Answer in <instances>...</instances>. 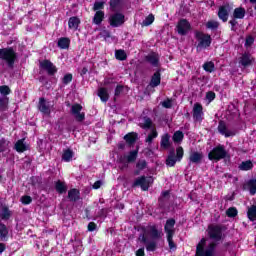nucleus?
Returning a JSON list of instances; mask_svg holds the SVG:
<instances>
[{"instance_id": "f257e3e1", "label": "nucleus", "mask_w": 256, "mask_h": 256, "mask_svg": "<svg viewBox=\"0 0 256 256\" xmlns=\"http://www.w3.org/2000/svg\"><path fill=\"white\" fill-rule=\"evenodd\" d=\"M143 233L139 234L138 241L142 243V245H145L146 251L148 252H154L157 251V241L159 239H162L163 232L159 229H157V226L153 225L150 226L148 235L151 237V241L147 239V229L145 227L142 228Z\"/></svg>"}, {"instance_id": "f03ea898", "label": "nucleus", "mask_w": 256, "mask_h": 256, "mask_svg": "<svg viewBox=\"0 0 256 256\" xmlns=\"http://www.w3.org/2000/svg\"><path fill=\"white\" fill-rule=\"evenodd\" d=\"M207 245V239L202 238L199 243L196 245V254L195 256H215V249H217V242H210Z\"/></svg>"}, {"instance_id": "7ed1b4c3", "label": "nucleus", "mask_w": 256, "mask_h": 256, "mask_svg": "<svg viewBox=\"0 0 256 256\" xmlns=\"http://www.w3.org/2000/svg\"><path fill=\"white\" fill-rule=\"evenodd\" d=\"M0 59L1 61H5L8 69H13L15 67V62L18 59L17 52L13 47L1 48Z\"/></svg>"}, {"instance_id": "20e7f679", "label": "nucleus", "mask_w": 256, "mask_h": 256, "mask_svg": "<svg viewBox=\"0 0 256 256\" xmlns=\"http://www.w3.org/2000/svg\"><path fill=\"white\" fill-rule=\"evenodd\" d=\"M195 39L198 41L197 49H207L211 47V43H213V38L209 34H206L201 31L195 32Z\"/></svg>"}, {"instance_id": "39448f33", "label": "nucleus", "mask_w": 256, "mask_h": 256, "mask_svg": "<svg viewBox=\"0 0 256 256\" xmlns=\"http://www.w3.org/2000/svg\"><path fill=\"white\" fill-rule=\"evenodd\" d=\"M127 21L125 14L121 12H114L108 17V23L112 29L123 27Z\"/></svg>"}, {"instance_id": "423d86ee", "label": "nucleus", "mask_w": 256, "mask_h": 256, "mask_svg": "<svg viewBox=\"0 0 256 256\" xmlns=\"http://www.w3.org/2000/svg\"><path fill=\"white\" fill-rule=\"evenodd\" d=\"M227 157V150H225V146L222 144H218L208 153L209 161H221V159H225Z\"/></svg>"}, {"instance_id": "0eeeda50", "label": "nucleus", "mask_w": 256, "mask_h": 256, "mask_svg": "<svg viewBox=\"0 0 256 256\" xmlns=\"http://www.w3.org/2000/svg\"><path fill=\"white\" fill-rule=\"evenodd\" d=\"M39 69L40 71H46L49 77H54L58 71L57 66H55V64H53L49 59L40 60Z\"/></svg>"}, {"instance_id": "6e6552de", "label": "nucleus", "mask_w": 256, "mask_h": 256, "mask_svg": "<svg viewBox=\"0 0 256 256\" xmlns=\"http://www.w3.org/2000/svg\"><path fill=\"white\" fill-rule=\"evenodd\" d=\"M191 29V23L185 18L180 19L176 25V31L178 35H181L182 37L188 35Z\"/></svg>"}, {"instance_id": "1a4fd4ad", "label": "nucleus", "mask_w": 256, "mask_h": 256, "mask_svg": "<svg viewBox=\"0 0 256 256\" xmlns=\"http://www.w3.org/2000/svg\"><path fill=\"white\" fill-rule=\"evenodd\" d=\"M208 236L213 241H221L223 239V228L220 225H209Z\"/></svg>"}, {"instance_id": "9d476101", "label": "nucleus", "mask_w": 256, "mask_h": 256, "mask_svg": "<svg viewBox=\"0 0 256 256\" xmlns=\"http://www.w3.org/2000/svg\"><path fill=\"white\" fill-rule=\"evenodd\" d=\"M203 105L199 102H196L192 109V117L195 123H201L203 121Z\"/></svg>"}, {"instance_id": "9b49d317", "label": "nucleus", "mask_w": 256, "mask_h": 256, "mask_svg": "<svg viewBox=\"0 0 256 256\" xmlns=\"http://www.w3.org/2000/svg\"><path fill=\"white\" fill-rule=\"evenodd\" d=\"M83 110V106H81V104H73L71 107V113L72 115H74L75 120L78 123H83V121H85V113H81V111Z\"/></svg>"}, {"instance_id": "f8f14e48", "label": "nucleus", "mask_w": 256, "mask_h": 256, "mask_svg": "<svg viewBox=\"0 0 256 256\" xmlns=\"http://www.w3.org/2000/svg\"><path fill=\"white\" fill-rule=\"evenodd\" d=\"M218 133H220V135L225 136L226 138L229 137H235V131L233 130H229V128L227 127V122L220 120L218 122Z\"/></svg>"}, {"instance_id": "ddd939ff", "label": "nucleus", "mask_w": 256, "mask_h": 256, "mask_svg": "<svg viewBox=\"0 0 256 256\" xmlns=\"http://www.w3.org/2000/svg\"><path fill=\"white\" fill-rule=\"evenodd\" d=\"M135 187H140L143 191H149V180L145 175L140 176L132 183V188L135 189Z\"/></svg>"}, {"instance_id": "4468645a", "label": "nucleus", "mask_w": 256, "mask_h": 256, "mask_svg": "<svg viewBox=\"0 0 256 256\" xmlns=\"http://www.w3.org/2000/svg\"><path fill=\"white\" fill-rule=\"evenodd\" d=\"M38 110L40 113H43V115H51V107L44 97L39 98Z\"/></svg>"}, {"instance_id": "2eb2a0df", "label": "nucleus", "mask_w": 256, "mask_h": 256, "mask_svg": "<svg viewBox=\"0 0 256 256\" xmlns=\"http://www.w3.org/2000/svg\"><path fill=\"white\" fill-rule=\"evenodd\" d=\"M175 223V218H169L166 220L164 225V232L166 233V236L175 235Z\"/></svg>"}, {"instance_id": "dca6fc26", "label": "nucleus", "mask_w": 256, "mask_h": 256, "mask_svg": "<svg viewBox=\"0 0 256 256\" xmlns=\"http://www.w3.org/2000/svg\"><path fill=\"white\" fill-rule=\"evenodd\" d=\"M253 61H255L252 57L251 54L248 52H245L242 54V56L239 58V65L242 67H251L253 65Z\"/></svg>"}, {"instance_id": "f3484780", "label": "nucleus", "mask_w": 256, "mask_h": 256, "mask_svg": "<svg viewBox=\"0 0 256 256\" xmlns=\"http://www.w3.org/2000/svg\"><path fill=\"white\" fill-rule=\"evenodd\" d=\"M144 59L147 63H150L152 67H159V54L151 52L150 54L146 55Z\"/></svg>"}, {"instance_id": "a211bd4d", "label": "nucleus", "mask_w": 256, "mask_h": 256, "mask_svg": "<svg viewBox=\"0 0 256 256\" xmlns=\"http://www.w3.org/2000/svg\"><path fill=\"white\" fill-rule=\"evenodd\" d=\"M81 199V192L77 188H72L68 191V200L71 203H77Z\"/></svg>"}, {"instance_id": "6ab92c4d", "label": "nucleus", "mask_w": 256, "mask_h": 256, "mask_svg": "<svg viewBox=\"0 0 256 256\" xmlns=\"http://www.w3.org/2000/svg\"><path fill=\"white\" fill-rule=\"evenodd\" d=\"M161 85V70L158 69L151 77L150 87H159Z\"/></svg>"}, {"instance_id": "aec40b11", "label": "nucleus", "mask_w": 256, "mask_h": 256, "mask_svg": "<svg viewBox=\"0 0 256 256\" xmlns=\"http://www.w3.org/2000/svg\"><path fill=\"white\" fill-rule=\"evenodd\" d=\"M0 241H9V228L3 222H0Z\"/></svg>"}, {"instance_id": "412c9836", "label": "nucleus", "mask_w": 256, "mask_h": 256, "mask_svg": "<svg viewBox=\"0 0 256 256\" xmlns=\"http://www.w3.org/2000/svg\"><path fill=\"white\" fill-rule=\"evenodd\" d=\"M243 189H248L250 195H256V178L249 179L244 185Z\"/></svg>"}, {"instance_id": "4be33fe9", "label": "nucleus", "mask_w": 256, "mask_h": 256, "mask_svg": "<svg viewBox=\"0 0 256 256\" xmlns=\"http://www.w3.org/2000/svg\"><path fill=\"white\" fill-rule=\"evenodd\" d=\"M218 18L223 23H227L229 21V10H227V6H220L218 10Z\"/></svg>"}, {"instance_id": "5701e85b", "label": "nucleus", "mask_w": 256, "mask_h": 256, "mask_svg": "<svg viewBox=\"0 0 256 256\" xmlns=\"http://www.w3.org/2000/svg\"><path fill=\"white\" fill-rule=\"evenodd\" d=\"M105 19V11L103 10H98L94 14V17L92 19V23L94 25H101Z\"/></svg>"}, {"instance_id": "b1692460", "label": "nucleus", "mask_w": 256, "mask_h": 256, "mask_svg": "<svg viewBox=\"0 0 256 256\" xmlns=\"http://www.w3.org/2000/svg\"><path fill=\"white\" fill-rule=\"evenodd\" d=\"M79 25H81V19L77 16H72L68 20V28L77 31L79 29Z\"/></svg>"}, {"instance_id": "393cba45", "label": "nucleus", "mask_w": 256, "mask_h": 256, "mask_svg": "<svg viewBox=\"0 0 256 256\" xmlns=\"http://www.w3.org/2000/svg\"><path fill=\"white\" fill-rule=\"evenodd\" d=\"M160 147L161 149L167 150L169 147H171V135L169 133H166L162 135L161 141H160Z\"/></svg>"}, {"instance_id": "a878e982", "label": "nucleus", "mask_w": 256, "mask_h": 256, "mask_svg": "<svg viewBox=\"0 0 256 256\" xmlns=\"http://www.w3.org/2000/svg\"><path fill=\"white\" fill-rule=\"evenodd\" d=\"M55 191H57L59 195H65V193H67V184L61 180H57L55 182Z\"/></svg>"}, {"instance_id": "bb28decb", "label": "nucleus", "mask_w": 256, "mask_h": 256, "mask_svg": "<svg viewBox=\"0 0 256 256\" xmlns=\"http://www.w3.org/2000/svg\"><path fill=\"white\" fill-rule=\"evenodd\" d=\"M14 149H15V151H17V153H25V151H27V145L25 144V138L18 140L14 145Z\"/></svg>"}, {"instance_id": "cd10ccee", "label": "nucleus", "mask_w": 256, "mask_h": 256, "mask_svg": "<svg viewBox=\"0 0 256 256\" xmlns=\"http://www.w3.org/2000/svg\"><path fill=\"white\" fill-rule=\"evenodd\" d=\"M147 169V160L140 159L136 163V170L134 171V175H140L141 171Z\"/></svg>"}, {"instance_id": "c85d7f7f", "label": "nucleus", "mask_w": 256, "mask_h": 256, "mask_svg": "<svg viewBox=\"0 0 256 256\" xmlns=\"http://www.w3.org/2000/svg\"><path fill=\"white\" fill-rule=\"evenodd\" d=\"M137 138L138 134L136 132H130L124 136V140L128 145H135Z\"/></svg>"}, {"instance_id": "c756f323", "label": "nucleus", "mask_w": 256, "mask_h": 256, "mask_svg": "<svg viewBox=\"0 0 256 256\" xmlns=\"http://www.w3.org/2000/svg\"><path fill=\"white\" fill-rule=\"evenodd\" d=\"M57 45L59 49H69L71 46V39L67 37H61L59 38Z\"/></svg>"}, {"instance_id": "7c9ffc66", "label": "nucleus", "mask_w": 256, "mask_h": 256, "mask_svg": "<svg viewBox=\"0 0 256 256\" xmlns=\"http://www.w3.org/2000/svg\"><path fill=\"white\" fill-rule=\"evenodd\" d=\"M98 97L102 103H107L109 101V92L107 91V88H99Z\"/></svg>"}, {"instance_id": "2f4dec72", "label": "nucleus", "mask_w": 256, "mask_h": 256, "mask_svg": "<svg viewBox=\"0 0 256 256\" xmlns=\"http://www.w3.org/2000/svg\"><path fill=\"white\" fill-rule=\"evenodd\" d=\"M177 161L179 160L175 156V151H171L166 159V165L168 167H175Z\"/></svg>"}, {"instance_id": "473e14b6", "label": "nucleus", "mask_w": 256, "mask_h": 256, "mask_svg": "<svg viewBox=\"0 0 256 256\" xmlns=\"http://www.w3.org/2000/svg\"><path fill=\"white\" fill-rule=\"evenodd\" d=\"M190 163H195L196 165H199L201 161L203 160V154L199 152H193L190 154Z\"/></svg>"}, {"instance_id": "72a5a7b5", "label": "nucleus", "mask_w": 256, "mask_h": 256, "mask_svg": "<svg viewBox=\"0 0 256 256\" xmlns=\"http://www.w3.org/2000/svg\"><path fill=\"white\" fill-rule=\"evenodd\" d=\"M245 8L243 7H238V8H235L234 9V12H233V18L234 19H245Z\"/></svg>"}, {"instance_id": "f704fd0d", "label": "nucleus", "mask_w": 256, "mask_h": 256, "mask_svg": "<svg viewBox=\"0 0 256 256\" xmlns=\"http://www.w3.org/2000/svg\"><path fill=\"white\" fill-rule=\"evenodd\" d=\"M238 169L240 171H251V169H253V162L251 160L243 161L238 166Z\"/></svg>"}, {"instance_id": "c9c22d12", "label": "nucleus", "mask_w": 256, "mask_h": 256, "mask_svg": "<svg viewBox=\"0 0 256 256\" xmlns=\"http://www.w3.org/2000/svg\"><path fill=\"white\" fill-rule=\"evenodd\" d=\"M0 215L3 221H9V219H11L12 213L11 210H9V207L3 206Z\"/></svg>"}, {"instance_id": "e433bc0d", "label": "nucleus", "mask_w": 256, "mask_h": 256, "mask_svg": "<svg viewBox=\"0 0 256 256\" xmlns=\"http://www.w3.org/2000/svg\"><path fill=\"white\" fill-rule=\"evenodd\" d=\"M183 139H185V134L183 133V131L178 130V131L174 132V134L172 136V141L174 143H181L183 141Z\"/></svg>"}, {"instance_id": "4c0bfd02", "label": "nucleus", "mask_w": 256, "mask_h": 256, "mask_svg": "<svg viewBox=\"0 0 256 256\" xmlns=\"http://www.w3.org/2000/svg\"><path fill=\"white\" fill-rule=\"evenodd\" d=\"M72 159H73V150L71 149L63 150L62 161H65V163H69Z\"/></svg>"}, {"instance_id": "58836bf2", "label": "nucleus", "mask_w": 256, "mask_h": 256, "mask_svg": "<svg viewBox=\"0 0 256 256\" xmlns=\"http://www.w3.org/2000/svg\"><path fill=\"white\" fill-rule=\"evenodd\" d=\"M247 217L250 221H256V205H252L248 208Z\"/></svg>"}, {"instance_id": "ea45409f", "label": "nucleus", "mask_w": 256, "mask_h": 256, "mask_svg": "<svg viewBox=\"0 0 256 256\" xmlns=\"http://www.w3.org/2000/svg\"><path fill=\"white\" fill-rule=\"evenodd\" d=\"M157 137H159V133L155 128H153L151 132L148 134L145 141L146 143H149V145H151V143H153V139H157Z\"/></svg>"}, {"instance_id": "a19ab883", "label": "nucleus", "mask_w": 256, "mask_h": 256, "mask_svg": "<svg viewBox=\"0 0 256 256\" xmlns=\"http://www.w3.org/2000/svg\"><path fill=\"white\" fill-rule=\"evenodd\" d=\"M115 57L118 61H127V53L123 49L116 50Z\"/></svg>"}, {"instance_id": "79ce46f5", "label": "nucleus", "mask_w": 256, "mask_h": 256, "mask_svg": "<svg viewBox=\"0 0 256 256\" xmlns=\"http://www.w3.org/2000/svg\"><path fill=\"white\" fill-rule=\"evenodd\" d=\"M137 155H139V150L130 151L129 154L126 156L127 157V162L128 163H135V161H137Z\"/></svg>"}, {"instance_id": "37998d69", "label": "nucleus", "mask_w": 256, "mask_h": 256, "mask_svg": "<svg viewBox=\"0 0 256 256\" xmlns=\"http://www.w3.org/2000/svg\"><path fill=\"white\" fill-rule=\"evenodd\" d=\"M202 67L206 73H213L215 71V63L213 61L205 62Z\"/></svg>"}, {"instance_id": "c03bdc74", "label": "nucleus", "mask_w": 256, "mask_h": 256, "mask_svg": "<svg viewBox=\"0 0 256 256\" xmlns=\"http://www.w3.org/2000/svg\"><path fill=\"white\" fill-rule=\"evenodd\" d=\"M155 22V15L149 14L142 22V27H149Z\"/></svg>"}, {"instance_id": "a18cd8bd", "label": "nucleus", "mask_w": 256, "mask_h": 256, "mask_svg": "<svg viewBox=\"0 0 256 256\" xmlns=\"http://www.w3.org/2000/svg\"><path fill=\"white\" fill-rule=\"evenodd\" d=\"M9 107V97L5 96L0 98V110L7 111Z\"/></svg>"}, {"instance_id": "49530a36", "label": "nucleus", "mask_w": 256, "mask_h": 256, "mask_svg": "<svg viewBox=\"0 0 256 256\" xmlns=\"http://www.w3.org/2000/svg\"><path fill=\"white\" fill-rule=\"evenodd\" d=\"M206 29H211V31H217V29H219V22L215 20H209L206 23Z\"/></svg>"}, {"instance_id": "de8ad7c7", "label": "nucleus", "mask_w": 256, "mask_h": 256, "mask_svg": "<svg viewBox=\"0 0 256 256\" xmlns=\"http://www.w3.org/2000/svg\"><path fill=\"white\" fill-rule=\"evenodd\" d=\"M173 237H175V235L166 236L168 246H169V249H171V251H175L177 249V244H175V242L173 241Z\"/></svg>"}, {"instance_id": "09e8293b", "label": "nucleus", "mask_w": 256, "mask_h": 256, "mask_svg": "<svg viewBox=\"0 0 256 256\" xmlns=\"http://www.w3.org/2000/svg\"><path fill=\"white\" fill-rule=\"evenodd\" d=\"M141 129H151L153 127V120L149 117L144 118V123L140 125Z\"/></svg>"}, {"instance_id": "8fccbe9b", "label": "nucleus", "mask_w": 256, "mask_h": 256, "mask_svg": "<svg viewBox=\"0 0 256 256\" xmlns=\"http://www.w3.org/2000/svg\"><path fill=\"white\" fill-rule=\"evenodd\" d=\"M227 217L235 218L239 215V211L235 207H230L226 210Z\"/></svg>"}, {"instance_id": "3c124183", "label": "nucleus", "mask_w": 256, "mask_h": 256, "mask_svg": "<svg viewBox=\"0 0 256 256\" xmlns=\"http://www.w3.org/2000/svg\"><path fill=\"white\" fill-rule=\"evenodd\" d=\"M22 205H31L33 203V198L29 195H24L20 199Z\"/></svg>"}, {"instance_id": "603ef678", "label": "nucleus", "mask_w": 256, "mask_h": 256, "mask_svg": "<svg viewBox=\"0 0 256 256\" xmlns=\"http://www.w3.org/2000/svg\"><path fill=\"white\" fill-rule=\"evenodd\" d=\"M0 94L4 95V97H7V95L11 94V88L7 85L0 86Z\"/></svg>"}, {"instance_id": "864d4df0", "label": "nucleus", "mask_w": 256, "mask_h": 256, "mask_svg": "<svg viewBox=\"0 0 256 256\" xmlns=\"http://www.w3.org/2000/svg\"><path fill=\"white\" fill-rule=\"evenodd\" d=\"M71 81H73V74L71 73L65 74L64 77L62 78L63 85H69Z\"/></svg>"}, {"instance_id": "5fc2aeb1", "label": "nucleus", "mask_w": 256, "mask_h": 256, "mask_svg": "<svg viewBox=\"0 0 256 256\" xmlns=\"http://www.w3.org/2000/svg\"><path fill=\"white\" fill-rule=\"evenodd\" d=\"M183 155H185V151L183 150V147L179 146L176 148V158L178 161H181L183 159Z\"/></svg>"}, {"instance_id": "6e6d98bb", "label": "nucleus", "mask_w": 256, "mask_h": 256, "mask_svg": "<svg viewBox=\"0 0 256 256\" xmlns=\"http://www.w3.org/2000/svg\"><path fill=\"white\" fill-rule=\"evenodd\" d=\"M253 43H255V38L251 35H248L245 40V47H252Z\"/></svg>"}, {"instance_id": "4d7b16f0", "label": "nucleus", "mask_w": 256, "mask_h": 256, "mask_svg": "<svg viewBox=\"0 0 256 256\" xmlns=\"http://www.w3.org/2000/svg\"><path fill=\"white\" fill-rule=\"evenodd\" d=\"M162 107H164V109H171V107H173V100L170 98H167L162 102Z\"/></svg>"}, {"instance_id": "13d9d810", "label": "nucleus", "mask_w": 256, "mask_h": 256, "mask_svg": "<svg viewBox=\"0 0 256 256\" xmlns=\"http://www.w3.org/2000/svg\"><path fill=\"white\" fill-rule=\"evenodd\" d=\"M101 9H105V2H95L93 6V11H101Z\"/></svg>"}, {"instance_id": "bf43d9fd", "label": "nucleus", "mask_w": 256, "mask_h": 256, "mask_svg": "<svg viewBox=\"0 0 256 256\" xmlns=\"http://www.w3.org/2000/svg\"><path fill=\"white\" fill-rule=\"evenodd\" d=\"M215 97H217V95L213 91H208L206 93V99L207 101H209V103H211L212 101H215Z\"/></svg>"}, {"instance_id": "052dcab7", "label": "nucleus", "mask_w": 256, "mask_h": 256, "mask_svg": "<svg viewBox=\"0 0 256 256\" xmlns=\"http://www.w3.org/2000/svg\"><path fill=\"white\" fill-rule=\"evenodd\" d=\"M239 24V22H237L236 18H233L232 20L229 21V25H231V31H237V25Z\"/></svg>"}, {"instance_id": "680f3d73", "label": "nucleus", "mask_w": 256, "mask_h": 256, "mask_svg": "<svg viewBox=\"0 0 256 256\" xmlns=\"http://www.w3.org/2000/svg\"><path fill=\"white\" fill-rule=\"evenodd\" d=\"M123 93V85H117L114 91L115 97H119Z\"/></svg>"}, {"instance_id": "e2e57ef3", "label": "nucleus", "mask_w": 256, "mask_h": 256, "mask_svg": "<svg viewBox=\"0 0 256 256\" xmlns=\"http://www.w3.org/2000/svg\"><path fill=\"white\" fill-rule=\"evenodd\" d=\"M100 35L104 38V39H111V32L109 30H103Z\"/></svg>"}, {"instance_id": "0e129e2a", "label": "nucleus", "mask_w": 256, "mask_h": 256, "mask_svg": "<svg viewBox=\"0 0 256 256\" xmlns=\"http://www.w3.org/2000/svg\"><path fill=\"white\" fill-rule=\"evenodd\" d=\"M87 229L92 233V231H95V229H97V224L95 222H90L88 223Z\"/></svg>"}, {"instance_id": "69168bd1", "label": "nucleus", "mask_w": 256, "mask_h": 256, "mask_svg": "<svg viewBox=\"0 0 256 256\" xmlns=\"http://www.w3.org/2000/svg\"><path fill=\"white\" fill-rule=\"evenodd\" d=\"M118 163L122 164H129V162L127 161V155H122L118 158Z\"/></svg>"}, {"instance_id": "338daca9", "label": "nucleus", "mask_w": 256, "mask_h": 256, "mask_svg": "<svg viewBox=\"0 0 256 256\" xmlns=\"http://www.w3.org/2000/svg\"><path fill=\"white\" fill-rule=\"evenodd\" d=\"M99 217H107V209L102 208L99 212H98Z\"/></svg>"}, {"instance_id": "774afa93", "label": "nucleus", "mask_w": 256, "mask_h": 256, "mask_svg": "<svg viewBox=\"0 0 256 256\" xmlns=\"http://www.w3.org/2000/svg\"><path fill=\"white\" fill-rule=\"evenodd\" d=\"M136 256H145V248H140L136 251Z\"/></svg>"}]
</instances>
